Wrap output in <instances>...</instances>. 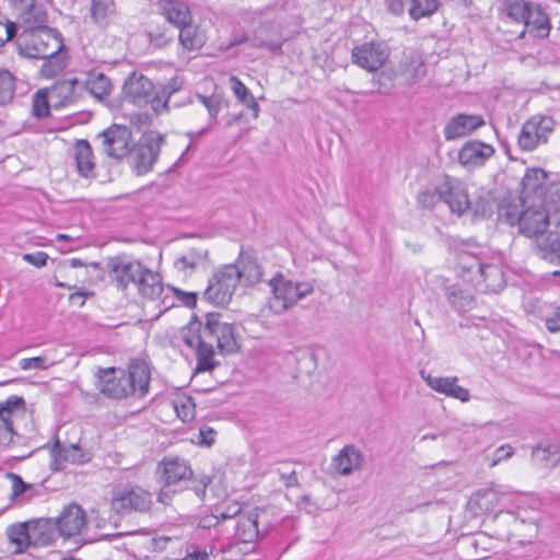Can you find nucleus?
<instances>
[{
    "label": "nucleus",
    "mask_w": 560,
    "mask_h": 560,
    "mask_svg": "<svg viewBox=\"0 0 560 560\" xmlns=\"http://www.w3.org/2000/svg\"><path fill=\"white\" fill-rule=\"evenodd\" d=\"M115 11L114 0H92L91 15L98 24L106 23L115 14Z\"/></svg>",
    "instance_id": "41"
},
{
    "label": "nucleus",
    "mask_w": 560,
    "mask_h": 560,
    "mask_svg": "<svg viewBox=\"0 0 560 560\" xmlns=\"http://www.w3.org/2000/svg\"><path fill=\"white\" fill-rule=\"evenodd\" d=\"M546 328L548 331L555 334L560 331V306L556 307L545 318Z\"/></svg>",
    "instance_id": "56"
},
{
    "label": "nucleus",
    "mask_w": 560,
    "mask_h": 560,
    "mask_svg": "<svg viewBox=\"0 0 560 560\" xmlns=\"http://www.w3.org/2000/svg\"><path fill=\"white\" fill-rule=\"evenodd\" d=\"M560 180H549L548 174L539 167L528 168L521 182V199L523 202H545L547 191Z\"/></svg>",
    "instance_id": "14"
},
{
    "label": "nucleus",
    "mask_w": 560,
    "mask_h": 560,
    "mask_svg": "<svg viewBox=\"0 0 560 560\" xmlns=\"http://www.w3.org/2000/svg\"><path fill=\"white\" fill-rule=\"evenodd\" d=\"M88 293L85 292H74L70 294L69 300L72 304H78L79 306H83L85 303V298Z\"/></svg>",
    "instance_id": "62"
},
{
    "label": "nucleus",
    "mask_w": 560,
    "mask_h": 560,
    "mask_svg": "<svg viewBox=\"0 0 560 560\" xmlns=\"http://www.w3.org/2000/svg\"><path fill=\"white\" fill-rule=\"evenodd\" d=\"M163 141V136L150 135L137 147L132 163L138 175L145 174L152 168L159 158Z\"/></svg>",
    "instance_id": "18"
},
{
    "label": "nucleus",
    "mask_w": 560,
    "mask_h": 560,
    "mask_svg": "<svg viewBox=\"0 0 560 560\" xmlns=\"http://www.w3.org/2000/svg\"><path fill=\"white\" fill-rule=\"evenodd\" d=\"M180 89V82L177 79L170 80L166 84L156 89V98L161 103H165L163 107V113H167L170 110V98L171 96Z\"/></svg>",
    "instance_id": "48"
},
{
    "label": "nucleus",
    "mask_w": 560,
    "mask_h": 560,
    "mask_svg": "<svg viewBox=\"0 0 560 560\" xmlns=\"http://www.w3.org/2000/svg\"><path fill=\"white\" fill-rule=\"evenodd\" d=\"M54 454L56 462H70L72 464H82L88 462V456L82 452V450L77 444H71L69 446H60V443L57 442L54 447Z\"/></svg>",
    "instance_id": "40"
},
{
    "label": "nucleus",
    "mask_w": 560,
    "mask_h": 560,
    "mask_svg": "<svg viewBox=\"0 0 560 560\" xmlns=\"http://www.w3.org/2000/svg\"><path fill=\"white\" fill-rule=\"evenodd\" d=\"M364 464V455L354 445L349 444L339 451L332 458L331 467L340 476H349L360 470Z\"/></svg>",
    "instance_id": "22"
},
{
    "label": "nucleus",
    "mask_w": 560,
    "mask_h": 560,
    "mask_svg": "<svg viewBox=\"0 0 560 560\" xmlns=\"http://www.w3.org/2000/svg\"><path fill=\"white\" fill-rule=\"evenodd\" d=\"M172 493H174V490L171 488H166L164 485L158 495V501L163 504H167L172 499Z\"/></svg>",
    "instance_id": "60"
},
{
    "label": "nucleus",
    "mask_w": 560,
    "mask_h": 560,
    "mask_svg": "<svg viewBox=\"0 0 560 560\" xmlns=\"http://www.w3.org/2000/svg\"><path fill=\"white\" fill-rule=\"evenodd\" d=\"M33 547H45L52 544L59 536L54 518H39L30 522Z\"/></svg>",
    "instance_id": "30"
},
{
    "label": "nucleus",
    "mask_w": 560,
    "mask_h": 560,
    "mask_svg": "<svg viewBox=\"0 0 560 560\" xmlns=\"http://www.w3.org/2000/svg\"><path fill=\"white\" fill-rule=\"evenodd\" d=\"M152 503L151 492L138 485H118L112 491L110 508L119 515L145 513Z\"/></svg>",
    "instance_id": "9"
},
{
    "label": "nucleus",
    "mask_w": 560,
    "mask_h": 560,
    "mask_svg": "<svg viewBox=\"0 0 560 560\" xmlns=\"http://www.w3.org/2000/svg\"><path fill=\"white\" fill-rule=\"evenodd\" d=\"M16 32H18L16 24L13 22H8L5 25V33H7L5 40L9 42V40L13 39V37L16 35Z\"/></svg>",
    "instance_id": "64"
},
{
    "label": "nucleus",
    "mask_w": 560,
    "mask_h": 560,
    "mask_svg": "<svg viewBox=\"0 0 560 560\" xmlns=\"http://www.w3.org/2000/svg\"><path fill=\"white\" fill-rule=\"evenodd\" d=\"M183 560H209L207 551L195 550L189 552Z\"/></svg>",
    "instance_id": "63"
},
{
    "label": "nucleus",
    "mask_w": 560,
    "mask_h": 560,
    "mask_svg": "<svg viewBox=\"0 0 560 560\" xmlns=\"http://www.w3.org/2000/svg\"><path fill=\"white\" fill-rule=\"evenodd\" d=\"M44 63L40 68V73L44 77L51 78L61 72L66 67V56L59 50L58 52L43 58Z\"/></svg>",
    "instance_id": "42"
},
{
    "label": "nucleus",
    "mask_w": 560,
    "mask_h": 560,
    "mask_svg": "<svg viewBox=\"0 0 560 560\" xmlns=\"http://www.w3.org/2000/svg\"><path fill=\"white\" fill-rule=\"evenodd\" d=\"M420 374L427 385L433 390L459 399L463 402L469 400L468 389L457 385V377L432 376L431 374H425L424 371H421Z\"/></svg>",
    "instance_id": "24"
},
{
    "label": "nucleus",
    "mask_w": 560,
    "mask_h": 560,
    "mask_svg": "<svg viewBox=\"0 0 560 560\" xmlns=\"http://www.w3.org/2000/svg\"><path fill=\"white\" fill-rule=\"evenodd\" d=\"M16 47L23 57L43 59L62 50L63 44L51 30L43 28L22 33Z\"/></svg>",
    "instance_id": "8"
},
{
    "label": "nucleus",
    "mask_w": 560,
    "mask_h": 560,
    "mask_svg": "<svg viewBox=\"0 0 560 560\" xmlns=\"http://www.w3.org/2000/svg\"><path fill=\"white\" fill-rule=\"evenodd\" d=\"M459 261L463 264V268L468 271L477 269L483 281H490L492 279L500 278L501 271L499 267L494 265L481 264L478 258L469 256L468 254H462Z\"/></svg>",
    "instance_id": "35"
},
{
    "label": "nucleus",
    "mask_w": 560,
    "mask_h": 560,
    "mask_svg": "<svg viewBox=\"0 0 560 560\" xmlns=\"http://www.w3.org/2000/svg\"><path fill=\"white\" fill-rule=\"evenodd\" d=\"M160 482L166 488H172L182 482L188 481L192 470L186 460L178 457H165L158 466Z\"/></svg>",
    "instance_id": "19"
},
{
    "label": "nucleus",
    "mask_w": 560,
    "mask_h": 560,
    "mask_svg": "<svg viewBox=\"0 0 560 560\" xmlns=\"http://www.w3.org/2000/svg\"><path fill=\"white\" fill-rule=\"evenodd\" d=\"M208 266V249L190 247L174 261V267L183 273H191Z\"/></svg>",
    "instance_id": "28"
},
{
    "label": "nucleus",
    "mask_w": 560,
    "mask_h": 560,
    "mask_svg": "<svg viewBox=\"0 0 560 560\" xmlns=\"http://www.w3.org/2000/svg\"><path fill=\"white\" fill-rule=\"evenodd\" d=\"M184 342L196 349L197 372L212 371L219 363L213 359L215 342L222 353H234L238 346L231 324L223 322L220 314L209 313L203 326L191 323L182 331Z\"/></svg>",
    "instance_id": "1"
},
{
    "label": "nucleus",
    "mask_w": 560,
    "mask_h": 560,
    "mask_svg": "<svg viewBox=\"0 0 560 560\" xmlns=\"http://www.w3.org/2000/svg\"><path fill=\"white\" fill-rule=\"evenodd\" d=\"M7 477L12 481V497L21 495L30 487L16 474L9 472Z\"/></svg>",
    "instance_id": "58"
},
{
    "label": "nucleus",
    "mask_w": 560,
    "mask_h": 560,
    "mask_svg": "<svg viewBox=\"0 0 560 560\" xmlns=\"http://www.w3.org/2000/svg\"><path fill=\"white\" fill-rule=\"evenodd\" d=\"M174 409L183 422H189L195 418V402L191 397H180L174 401Z\"/></svg>",
    "instance_id": "46"
},
{
    "label": "nucleus",
    "mask_w": 560,
    "mask_h": 560,
    "mask_svg": "<svg viewBox=\"0 0 560 560\" xmlns=\"http://www.w3.org/2000/svg\"><path fill=\"white\" fill-rule=\"evenodd\" d=\"M516 499H518V497L512 492L486 488L477 490L471 494L468 506L475 513L493 512L497 509L503 512L505 509L513 506Z\"/></svg>",
    "instance_id": "15"
},
{
    "label": "nucleus",
    "mask_w": 560,
    "mask_h": 560,
    "mask_svg": "<svg viewBox=\"0 0 560 560\" xmlns=\"http://www.w3.org/2000/svg\"><path fill=\"white\" fill-rule=\"evenodd\" d=\"M150 370L144 361L132 360L128 371L115 368L97 372L96 387L108 398L121 399L130 395L143 397L149 392Z\"/></svg>",
    "instance_id": "3"
},
{
    "label": "nucleus",
    "mask_w": 560,
    "mask_h": 560,
    "mask_svg": "<svg viewBox=\"0 0 560 560\" xmlns=\"http://www.w3.org/2000/svg\"><path fill=\"white\" fill-rule=\"evenodd\" d=\"M196 97L207 108L213 124L217 122L218 115L222 107L228 106V102L219 94H212L210 96L197 94Z\"/></svg>",
    "instance_id": "43"
},
{
    "label": "nucleus",
    "mask_w": 560,
    "mask_h": 560,
    "mask_svg": "<svg viewBox=\"0 0 560 560\" xmlns=\"http://www.w3.org/2000/svg\"><path fill=\"white\" fill-rule=\"evenodd\" d=\"M11 8L15 10L25 20L30 19V15L35 7L36 0H7Z\"/></svg>",
    "instance_id": "52"
},
{
    "label": "nucleus",
    "mask_w": 560,
    "mask_h": 560,
    "mask_svg": "<svg viewBox=\"0 0 560 560\" xmlns=\"http://www.w3.org/2000/svg\"><path fill=\"white\" fill-rule=\"evenodd\" d=\"M483 125L485 120L479 115L458 114L446 124L444 137L448 141L466 137Z\"/></svg>",
    "instance_id": "23"
},
{
    "label": "nucleus",
    "mask_w": 560,
    "mask_h": 560,
    "mask_svg": "<svg viewBox=\"0 0 560 560\" xmlns=\"http://www.w3.org/2000/svg\"><path fill=\"white\" fill-rule=\"evenodd\" d=\"M178 28V40L184 49L189 51L198 50L205 45L207 37L199 26L192 25L189 22L187 25L179 26Z\"/></svg>",
    "instance_id": "32"
},
{
    "label": "nucleus",
    "mask_w": 560,
    "mask_h": 560,
    "mask_svg": "<svg viewBox=\"0 0 560 560\" xmlns=\"http://www.w3.org/2000/svg\"><path fill=\"white\" fill-rule=\"evenodd\" d=\"M389 58V48L384 42H366L352 48L351 60L361 69L375 72Z\"/></svg>",
    "instance_id": "12"
},
{
    "label": "nucleus",
    "mask_w": 560,
    "mask_h": 560,
    "mask_svg": "<svg viewBox=\"0 0 560 560\" xmlns=\"http://www.w3.org/2000/svg\"><path fill=\"white\" fill-rule=\"evenodd\" d=\"M7 535L10 542L15 546V553H22L27 548L33 547L30 522L9 526Z\"/></svg>",
    "instance_id": "33"
},
{
    "label": "nucleus",
    "mask_w": 560,
    "mask_h": 560,
    "mask_svg": "<svg viewBox=\"0 0 560 560\" xmlns=\"http://www.w3.org/2000/svg\"><path fill=\"white\" fill-rule=\"evenodd\" d=\"M241 506L237 503L228 505L224 510L217 508L214 511V518L217 521H225L235 516H241Z\"/></svg>",
    "instance_id": "53"
},
{
    "label": "nucleus",
    "mask_w": 560,
    "mask_h": 560,
    "mask_svg": "<svg viewBox=\"0 0 560 560\" xmlns=\"http://www.w3.org/2000/svg\"><path fill=\"white\" fill-rule=\"evenodd\" d=\"M104 271L118 290H127L132 284L142 298L151 301L159 299L163 292L161 276L140 260L126 256L110 257L105 262Z\"/></svg>",
    "instance_id": "2"
},
{
    "label": "nucleus",
    "mask_w": 560,
    "mask_h": 560,
    "mask_svg": "<svg viewBox=\"0 0 560 560\" xmlns=\"http://www.w3.org/2000/svg\"><path fill=\"white\" fill-rule=\"evenodd\" d=\"M229 82L233 94L241 103L246 102L253 95L236 75H231Z\"/></svg>",
    "instance_id": "51"
},
{
    "label": "nucleus",
    "mask_w": 560,
    "mask_h": 560,
    "mask_svg": "<svg viewBox=\"0 0 560 560\" xmlns=\"http://www.w3.org/2000/svg\"><path fill=\"white\" fill-rule=\"evenodd\" d=\"M555 120L549 116H534L522 127L518 145L522 150L533 151L539 144L546 143L553 131Z\"/></svg>",
    "instance_id": "16"
},
{
    "label": "nucleus",
    "mask_w": 560,
    "mask_h": 560,
    "mask_svg": "<svg viewBox=\"0 0 560 560\" xmlns=\"http://www.w3.org/2000/svg\"><path fill=\"white\" fill-rule=\"evenodd\" d=\"M54 521L56 522L59 536L63 539H70L81 535L85 528L86 514L79 504L72 503L63 508L59 516Z\"/></svg>",
    "instance_id": "17"
},
{
    "label": "nucleus",
    "mask_w": 560,
    "mask_h": 560,
    "mask_svg": "<svg viewBox=\"0 0 560 560\" xmlns=\"http://www.w3.org/2000/svg\"><path fill=\"white\" fill-rule=\"evenodd\" d=\"M242 104H244L247 108L253 110L254 118L258 117L259 112H260V106L253 95L250 97H248L247 101L243 102Z\"/></svg>",
    "instance_id": "61"
},
{
    "label": "nucleus",
    "mask_w": 560,
    "mask_h": 560,
    "mask_svg": "<svg viewBox=\"0 0 560 560\" xmlns=\"http://www.w3.org/2000/svg\"><path fill=\"white\" fill-rule=\"evenodd\" d=\"M25 410V401L22 397L11 396L0 402V445L14 451V458H26L31 451H18L24 444V438L14 431V419L22 416Z\"/></svg>",
    "instance_id": "7"
},
{
    "label": "nucleus",
    "mask_w": 560,
    "mask_h": 560,
    "mask_svg": "<svg viewBox=\"0 0 560 560\" xmlns=\"http://www.w3.org/2000/svg\"><path fill=\"white\" fill-rule=\"evenodd\" d=\"M73 159L78 173L85 178L94 177L95 158L88 140H75L73 144Z\"/></svg>",
    "instance_id": "31"
},
{
    "label": "nucleus",
    "mask_w": 560,
    "mask_h": 560,
    "mask_svg": "<svg viewBox=\"0 0 560 560\" xmlns=\"http://www.w3.org/2000/svg\"><path fill=\"white\" fill-rule=\"evenodd\" d=\"M524 213L517 226L520 234L533 241L548 231L550 215L560 212V183L553 184L542 202H523Z\"/></svg>",
    "instance_id": "4"
},
{
    "label": "nucleus",
    "mask_w": 560,
    "mask_h": 560,
    "mask_svg": "<svg viewBox=\"0 0 560 560\" xmlns=\"http://www.w3.org/2000/svg\"><path fill=\"white\" fill-rule=\"evenodd\" d=\"M556 445H538L533 450V457L537 460L544 462L546 465H548L550 460V455L556 454Z\"/></svg>",
    "instance_id": "54"
},
{
    "label": "nucleus",
    "mask_w": 560,
    "mask_h": 560,
    "mask_svg": "<svg viewBox=\"0 0 560 560\" xmlns=\"http://www.w3.org/2000/svg\"><path fill=\"white\" fill-rule=\"evenodd\" d=\"M440 201L445 202L451 211L458 215H462L470 206L463 184L450 176H446L434 190H423L418 196V202L427 209L433 208Z\"/></svg>",
    "instance_id": "5"
},
{
    "label": "nucleus",
    "mask_w": 560,
    "mask_h": 560,
    "mask_svg": "<svg viewBox=\"0 0 560 560\" xmlns=\"http://www.w3.org/2000/svg\"><path fill=\"white\" fill-rule=\"evenodd\" d=\"M533 2L526 0H500V10L511 21L522 23Z\"/></svg>",
    "instance_id": "37"
},
{
    "label": "nucleus",
    "mask_w": 560,
    "mask_h": 560,
    "mask_svg": "<svg viewBox=\"0 0 560 560\" xmlns=\"http://www.w3.org/2000/svg\"><path fill=\"white\" fill-rule=\"evenodd\" d=\"M438 8V0H411L409 14L413 20H419L433 14Z\"/></svg>",
    "instance_id": "44"
},
{
    "label": "nucleus",
    "mask_w": 560,
    "mask_h": 560,
    "mask_svg": "<svg viewBox=\"0 0 560 560\" xmlns=\"http://www.w3.org/2000/svg\"><path fill=\"white\" fill-rule=\"evenodd\" d=\"M238 283L237 266H234V264L225 265L209 280L203 296L218 306H224L230 303Z\"/></svg>",
    "instance_id": "10"
},
{
    "label": "nucleus",
    "mask_w": 560,
    "mask_h": 560,
    "mask_svg": "<svg viewBox=\"0 0 560 560\" xmlns=\"http://www.w3.org/2000/svg\"><path fill=\"white\" fill-rule=\"evenodd\" d=\"M23 260L27 264L33 265L34 267L42 268L46 266L48 260V255L44 252L28 253L22 256Z\"/></svg>",
    "instance_id": "55"
},
{
    "label": "nucleus",
    "mask_w": 560,
    "mask_h": 560,
    "mask_svg": "<svg viewBox=\"0 0 560 560\" xmlns=\"http://www.w3.org/2000/svg\"><path fill=\"white\" fill-rule=\"evenodd\" d=\"M269 285L273 294L269 306L275 314L289 311L315 289L312 281H293L280 272L269 280Z\"/></svg>",
    "instance_id": "6"
},
{
    "label": "nucleus",
    "mask_w": 560,
    "mask_h": 560,
    "mask_svg": "<svg viewBox=\"0 0 560 560\" xmlns=\"http://www.w3.org/2000/svg\"><path fill=\"white\" fill-rule=\"evenodd\" d=\"M97 138L102 140L104 153L116 160L127 156L135 147L131 131L126 126L114 125L101 132Z\"/></svg>",
    "instance_id": "13"
},
{
    "label": "nucleus",
    "mask_w": 560,
    "mask_h": 560,
    "mask_svg": "<svg viewBox=\"0 0 560 560\" xmlns=\"http://www.w3.org/2000/svg\"><path fill=\"white\" fill-rule=\"evenodd\" d=\"M217 432L207 425L199 429V444L205 446H211L215 441Z\"/></svg>",
    "instance_id": "57"
},
{
    "label": "nucleus",
    "mask_w": 560,
    "mask_h": 560,
    "mask_svg": "<svg viewBox=\"0 0 560 560\" xmlns=\"http://www.w3.org/2000/svg\"><path fill=\"white\" fill-rule=\"evenodd\" d=\"M234 266H237L240 275V283L243 282L245 285H252L260 281L262 276L261 268L250 257H241Z\"/></svg>",
    "instance_id": "36"
},
{
    "label": "nucleus",
    "mask_w": 560,
    "mask_h": 560,
    "mask_svg": "<svg viewBox=\"0 0 560 560\" xmlns=\"http://www.w3.org/2000/svg\"><path fill=\"white\" fill-rule=\"evenodd\" d=\"M51 106L50 95L48 91H38L33 96L32 114L38 119H43L49 115Z\"/></svg>",
    "instance_id": "45"
},
{
    "label": "nucleus",
    "mask_w": 560,
    "mask_h": 560,
    "mask_svg": "<svg viewBox=\"0 0 560 560\" xmlns=\"http://www.w3.org/2000/svg\"><path fill=\"white\" fill-rule=\"evenodd\" d=\"M259 517L256 513L241 515L237 518L236 534L243 542H252L260 535Z\"/></svg>",
    "instance_id": "34"
},
{
    "label": "nucleus",
    "mask_w": 560,
    "mask_h": 560,
    "mask_svg": "<svg viewBox=\"0 0 560 560\" xmlns=\"http://www.w3.org/2000/svg\"><path fill=\"white\" fill-rule=\"evenodd\" d=\"M523 24L526 31L535 37H547L549 35L551 25L548 14L544 11L540 4L533 2L528 13H525Z\"/></svg>",
    "instance_id": "29"
},
{
    "label": "nucleus",
    "mask_w": 560,
    "mask_h": 560,
    "mask_svg": "<svg viewBox=\"0 0 560 560\" xmlns=\"http://www.w3.org/2000/svg\"><path fill=\"white\" fill-rule=\"evenodd\" d=\"M84 85L85 89L97 98L107 96L112 90L109 79L101 72L90 73Z\"/></svg>",
    "instance_id": "39"
},
{
    "label": "nucleus",
    "mask_w": 560,
    "mask_h": 560,
    "mask_svg": "<svg viewBox=\"0 0 560 560\" xmlns=\"http://www.w3.org/2000/svg\"><path fill=\"white\" fill-rule=\"evenodd\" d=\"M82 83L78 79H68L56 82L48 91L51 106L66 107L73 104L80 96Z\"/></svg>",
    "instance_id": "21"
},
{
    "label": "nucleus",
    "mask_w": 560,
    "mask_h": 560,
    "mask_svg": "<svg viewBox=\"0 0 560 560\" xmlns=\"http://www.w3.org/2000/svg\"><path fill=\"white\" fill-rule=\"evenodd\" d=\"M514 454V450L511 445L505 444L498 447L492 455L487 456L489 467H494L502 460L509 459Z\"/></svg>",
    "instance_id": "50"
},
{
    "label": "nucleus",
    "mask_w": 560,
    "mask_h": 560,
    "mask_svg": "<svg viewBox=\"0 0 560 560\" xmlns=\"http://www.w3.org/2000/svg\"><path fill=\"white\" fill-rule=\"evenodd\" d=\"M398 74L409 85L422 80L427 74V66L423 56L418 51H410L404 55L399 62Z\"/></svg>",
    "instance_id": "25"
},
{
    "label": "nucleus",
    "mask_w": 560,
    "mask_h": 560,
    "mask_svg": "<svg viewBox=\"0 0 560 560\" xmlns=\"http://www.w3.org/2000/svg\"><path fill=\"white\" fill-rule=\"evenodd\" d=\"M122 92L128 102L137 106L149 105L155 114H163L165 103L156 98V88L143 74L131 73L124 84Z\"/></svg>",
    "instance_id": "11"
},
{
    "label": "nucleus",
    "mask_w": 560,
    "mask_h": 560,
    "mask_svg": "<svg viewBox=\"0 0 560 560\" xmlns=\"http://www.w3.org/2000/svg\"><path fill=\"white\" fill-rule=\"evenodd\" d=\"M14 79L9 71L0 72V104L9 103L14 96Z\"/></svg>",
    "instance_id": "47"
},
{
    "label": "nucleus",
    "mask_w": 560,
    "mask_h": 560,
    "mask_svg": "<svg viewBox=\"0 0 560 560\" xmlns=\"http://www.w3.org/2000/svg\"><path fill=\"white\" fill-rule=\"evenodd\" d=\"M532 252L539 259L560 266V233L546 231L532 242Z\"/></svg>",
    "instance_id": "20"
},
{
    "label": "nucleus",
    "mask_w": 560,
    "mask_h": 560,
    "mask_svg": "<svg viewBox=\"0 0 560 560\" xmlns=\"http://www.w3.org/2000/svg\"><path fill=\"white\" fill-rule=\"evenodd\" d=\"M280 478L287 488L295 487L299 485V481L296 478V472L294 470H292L288 474L281 472Z\"/></svg>",
    "instance_id": "59"
},
{
    "label": "nucleus",
    "mask_w": 560,
    "mask_h": 560,
    "mask_svg": "<svg viewBox=\"0 0 560 560\" xmlns=\"http://www.w3.org/2000/svg\"><path fill=\"white\" fill-rule=\"evenodd\" d=\"M524 213V206L521 197L518 200L514 198H504L499 206V215L504 218L510 225L518 224Z\"/></svg>",
    "instance_id": "38"
},
{
    "label": "nucleus",
    "mask_w": 560,
    "mask_h": 560,
    "mask_svg": "<svg viewBox=\"0 0 560 560\" xmlns=\"http://www.w3.org/2000/svg\"><path fill=\"white\" fill-rule=\"evenodd\" d=\"M54 364L55 361L49 360L46 355L26 358L20 361L22 370H46Z\"/></svg>",
    "instance_id": "49"
},
{
    "label": "nucleus",
    "mask_w": 560,
    "mask_h": 560,
    "mask_svg": "<svg viewBox=\"0 0 560 560\" xmlns=\"http://www.w3.org/2000/svg\"><path fill=\"white\" fill-rule=\"evenodd\" d=\"M162 15L177 28L192 22L191 11L184 0H159Z\"/></svg>",
    "instance_id": "26"
},
{
    "label": "nucleus",
    "mask_w": 560,
    "mask_h": 560,
    "mask_svg": "<svg viewBox=\"0 0 560 560\" xmlns=\"http://www.w3.org/2000/svg\"><path fill=\"white\" fill-rule=\"evenodd\" d=\"M494 154L492 145L480 141H468L458 153V160L463 165L479 166Z\"/></svg>",
    "instance_id": "27"
}]
</instances>
